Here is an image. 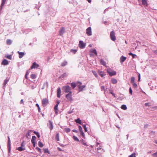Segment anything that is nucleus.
<instances>
[{"label":"nucleus","mask_w":157,"mask_h":157,"mask_svg":"<svg viewBox=\"0 0 157 157\" xmlns=\"http://www.w3.org/2000/svg\"><path fill=\"white\" fill-rule=\"evenodd\" d=\"M62 89L65 93H70L71 91V89L70 86H65L62 87Z\"/></svg>","instance_id":"f257e3e1"},{"label":"nucleus","mask_w":157,"mask_h":157,"mask_svg":"<svg viewBox=\"0 0 157 157\" xmlns=\"http://www.w3.org/2000/svg\"><path fill=\"white\" fill-rule=\"evenodd\" d=\"M72 92H70V93H68L66 95V97L68 101L71 102L72 100L73 99L71 97L72 96Z\"/></svg>","instance_id":"f03ea898"},{"label":"nucleus","mask_w":157,"mask_h":157,"mask_svg":"<svg viewBox=\"0 0 157 157\" xmlns=\"http://www.w3.org/2000/svg\"><path fill=\"white\" fill-rule=\"evenodd\" d=\"M48 103V100L46 98H44L42 101V105L44 106H46Z\"/></svg>","instance_id":"7ed1b4c3"},{"label":"nucleus","mask_w":157,"mask_h":157,"mask_svg":"<svg viewBox=\"0 0 157 157\" xmlns=\"http://www.w3.org/2000/svg\"><path fill=\"white\" fill-rule=\"evenodd\" d=\"M110 37L111 40L113 41H115L116 40V37L115 36V32L112 31L110 33Z\"/></svg>","instance_id":"20e7f679"},{"label":"nucleus","mask_w":157,"mask_h":157,"mask_svg":"<svg viewBox=\"0 0 157 157\" xmlns=\"http://www.w3.org/2000/svg\"><path fill=\"white\" fill-rule=\"evenodd\" d=\"M78 45L79 47L80 48L82 49L85 48L86 44L82 41L80 40Z\"/></svg>","instance_id":"39448f33"},{"label":"nucleus","mask_w":157,"mask_h":157,"mask_svg":"<svg viewBox=\"0 0 157 157\" xmlns=\"http://www.w3.org/2000/svg\"><path fill=\"white\" fill-rule=\"evenodd\" d=\"M77 84H78V86L79 88V91H82L85 87V85L81 86L82 83L80 82H78Z\"/></svg>","instance_id":"423d86ee"},{"label":"nucleus","mask_w":157,"mask_h":157,"mask_svg":"<svg viewBox=\"0 0 157 157\" xmlns=\"http://www.w3.org/2000/svg\"><path fill=\"white\" fill-rule=\"evenodd\" d=\"M86 33L87 35L89 36L92 35L91 29L90 27H89L86 29Z\"/></svg>","instance_id":"0eeeda50"},{"label":"nucleus","mask_w":157,"mask_h":157,"mask_svg":"<svg viewBox=\"0 0 157 157\" xmlns=\"http://www.w3.org/2000/svg\"><path fill=\"white\" fill-rule=\"evenodd\" d=\"M61 90L60 87L58 88L57 90V96L58 98H60L61 95Z\"/></svg>","instance_id":"6e6552de"},{"label":"nucleus","mask_w":157,"mask_h":157,"mask_svg":"<svg viewBox=\"0 0 157 157\" xmlns=\"http://www.w3.org/2000/svg\"><path fill=\"white\" fill-rule=\"evenodd\" d=\"M36 140V137L35 136H33L31 141L34 147H35V141Z\"/></svg>","instance_id":"1a4fd4ad"},{"label":"nucleus","mask_w":157,"mask_h":157,"mask_svg":"<svg viewBox=\"0 0 157 157\" xmlns=\"http://www.w3.org/2000/svg\"><path fill=\"white\" fill-rule=\"evenodd\" d=\"M48 122H49V123L47 125L49 127L51 130H52L53 128L52 123V121L50 120Z\"/></svg>","instance_id":"9d476101"},{"label":"nucleus","mask_w":157,"mask_h":157,"mask_svg":"<svg viewBox=\"0 0 157 157\" xmlns=\"http://www.w3.org/2000/svg\"><path fill=\"white\" fill-rule=\"evenodd\" d=\"M39 66L38 64H37L36 63L34 62L33 63L31 67V69H32L33 68H37Z\"/></svg>","instance_id":"9b49d317"},{"label":"nucleus","mask_w":157,"mask_h":157,"mask_svg":"<svg viewBox=\"0 0 157 157\" xmlns=\"http://www.w3.org/2000/svg\"><path fill=\"white\" fill-rule=\"evenodd\" d=\"M65 29L64 27H62L60 29V30L59 31V35L62 36L63 33L64 32Z\"/></svg>","instance_id":"f8f14e48"},{"label":"nucleus","mask_w":157,"mask_h":157,"mask_svg":"<svg viewBox=\"0 0 157 157\" xmlns=\"http://www.w3.org/2000/svg\"><path fill=\"white\" fill-rule=\"evenodd\" d=\"M97 151L99 153H101L104 151L103 149L102 148L101 146L98 148Z\"/></svg>","instance_id":"ddd939ff"},{"label":"nucleus","mask_w":157,"mask_h":157,"mask_svg":"<svg viewBox=\"0 0 157 157\" xmlns=\"http://www.w3.org/2000/svg\"><path fill=\"white\" fill-rule=\"evenodd\" d=\"M107 72L111 76L115 75L116 74V72L114 71H109L107 70Z\"/></svg>","instance_id":"4468645a"},{"label":"nucleus","mask_w":157,"mask_h":157,"mask_svg":"<svg viewBox=\"0 0 157 157\" xmlns=\"http://www.w3.org/2000/svg\"><path fill=\"white\" fill-rule=\"evenodd\" d=\"M127 58L126 57L124 56H122L120 58V62L121 63H122L124 62L126 59Z\"/></svg>","instance_id":"2eb2a0df"},{"label":"nucleus","mask_w":157,"mask_h":157,"mask_svg":"<svg viewBox=\"0 0 157 157\" xmlns=\"http://www.w3.org/2000/svg\"><path fill=\"white\" fill-rule=\"evenodd\" d=\"M18 53L19 54V57L20 58H22L23 56L24 55V53L23 52H18Z\"/></svg>","instance_id":"dca6fc26"},{"label":"nucleus","mask_w":157,"mask_h":157,"mask_svg":"<svg viewBox=\"0 0 157 157\" xmlns=\"http://www.w3.org/2000/svg\"><path fill=\"white\" fill-rule=\"evenodd\" d=\"M58 106L57 105H56L54 107V109L55 110V113L57 115L58 114Z\"/></svg>","instance_id":"f3484780"},{"label":"nucleus","mask_w":157,"mask_h":157,"mask_svg":"<svg viewBox=\"0 0 157 157\" xmlns=\"http://www.w3.org/2000/svg\"><path fill=\"white\" fill-rule=\"evenodd\" d=\"M2 64L4 65L8 64L7 60L6 59H4L2 62Z\"/></svg>","instance_id":"a211bd4d"},{"label":"nucleus","mask_w":157,"mask_h":157,"mask_svg":"<svg viewBox=\"0 0 157 157\" xmlns=\"http://www.w3.org/2000/svg\"><path fill=\"white\" fill-rule=\"evenodd\" d=\"M98 73L99 75L102 77H103L105 75V74H104L103 72L102 71H98Z\"/></svg>","instance_id":"6ab92c4d"},{"label":"nucleus","mask_w":157,"mask_h":157,"mask_svg":"<svg viewBox=\"0 0 157 157\" xmlns=\"http://www.w3.org/2000/svg\"><path fill=\"white\" fill-rule=\"evenodd\" d=\"M90 52H92L94 53L96 56L97 55V53L96 50L95 49H93L90 50Z\"/></svg>","instance_id":"aec40b11"},{"label":"nucleus","mask_w":157,"mask_h":157,"mask_svg":"<svg viewBox=\"0 0 157 157\" xmlns=\"http://www.w3.org/2000/svg\"><path fill=\"white\" fill-rule=\"evenodd\" d=\"M142 3L143 5L147 6V0H142Z\"/></svg>","instance_id":"412c9836"},{"label":"nucleus","mask_w":157,"mask_h":157,"mask_svg":"<svg viewBox=\"0 0 157 157\" xmlns=\"http://www.w3.org/2000/svg\"><path fill=\"white\" fill-rule=\"evenodd\" d=\"M75 121L78 123L80 124H81V121L80 119L79 118H78L77 119H76L75 120Z\"/></svg>","instance_id":"4be33fe9"},{"label":"nucleus","mask_w":157,"mask_h":157,"mask_svg":"<svg viewBox=\"0 0 157 157\" xmlns=\"http://www.w3.org/2000/svg\"><path fill=\"white\" fill-rule=\"evenodd\" d=\"M12 41L10 39H8L6 41V44H7L10 45L11 44Z\"/></svg>","instance_id":"5701e85b"},{"label":"nucleus","mask_w":157,"mask_h":157,"mask_svg":"<svg viewBox=\"0 0 157 157\" xmlns=\"http://www.w3.org/2000/svg\"><path fill=\"white\" fill-rule=\"evenodd\" d=\"M67 62L65 61H64L61 64V66L62 67H64L66 66L67 64Z\"/></svg>","instance_id":"b1692460"},{"label":"nucleus","mask_w":157,"mask_h":157,"mask_svg":"<svg viewBox=\"0 0 157 157\" xmlns=\"http://www.w3.org/2000/svg\"><path fill=\"white\" fill-rule=\"evenodd\" d=\"M100 62L101 64L105 66L106 65L105 62L102 59H101L100 60Z\"/></svg>","instance_id":"393cba45"},{"label":"nucleus","mask_w":157,"mask_h":157,"mask_svg":"<svg viewBox=\"0 0 157 157\" xmlns=\"http://www.w3.org/2000/svg\"><path fill=\"white\" fill-rule=\"evenodd\" d=\"M111 82L113 84H116L117 83V81L115 78H112L111 79Z\"/></svg>","instance_id":"a878e982"},{"label":"nucleus","mask_w":157,"mask_h":157,"mask_svg":"<svg viewBox=\"0 0 157 157\" xmlns=\"http://www.w3.org/2000/svg\"><path fill=\"white\" fill-rule=\"evenodd\" d=\"M6 0H2V3L1 6V8H2V7L4 5Z\"/></svg>","instance_id":"bb28decb"},{"label":"nucleus","mask_w":157,"mask_h":157,"mask_svg":"<svg viewBox=\"0 0 157 157\" xmlns=\"http://www.w3.org/2000/svg\"><path fill=\"white\" fill-rule=\"evenodd\" d=\"M36 77V75L35 74H32L31 75V77L32 79H34Z\"/></svg>","instance_id":"cd10ccee"},{"label":"nucleus","mask_w":157,"mask_h":157,"mask_svg":"<svg viewBox=\"0 0 157 157\" xmlns=\"http://www.w3.org/2000/svg\"><path fill=\"white\" fill-rule=\"evenodd\" d=\"M82 143L83 145H84L86 146H88L86 143L85 141L83 139L82 140Z\"/></svg>","instance_id":"c85d7f7f"},{"label":"nucleus","mask_w":157,"mask_h":157,"mask_svg":"<svg viewBox=\"0 0 157 157\" xmlns=\"http://www.w3.org/2000/svg\"><path fill=\"white\" fill-rule=\"evenodd\" d=\"M71 86L73 89H74L76 86V84L75 82H72L71 83Z\"/></svg>","instance_id":"c756f323"},{"label":"nucleus","mask_w":157,"mask_h":157,"mask_svg":"<svg viewBox=\"0 0 157 157\" xmlns=\"http://www.w3.org/2000/svg\"><path fill=\"white\" fill-rule=\"evenodd\" d=\"M121 108L124 110H126L127 109V107L125 105H123L121 106Z\"/></svg>","instance_id":"7c9ffc66"},{"label":"nucleus","mask_w":157,"mask_h":157,"mask_svg":"<svg viewBox=\"0 0 157 157\" xmlns=\"http://www.w3.org/2000/svg\"><path fill=\"white\" fill-rule=\"evenodd\" d=\"M73 139L75 141H77L78 142H79V140L78 138L76 136H73Z\"/></svg>","instance_id":"2f4dec72"},{"label":"nucleus","mask_w":157,"mask_h":157,"mask_svg":"<svg viewBox=\"0 0 157 157\" xmlns=\"http://www.w3.org/2000/svg\"><path fill=\"white\" fill-rule=\"evenodd\" d=\"M48 83L47 82H44V84L43 87V88H44L45 87H48Z\"/></svg>","instance_id":"473e14b6"},{"label":"nucleus","mask_w":157,"mask_h":157,"mask_svg":"<svg viewBox=\"0 0 157 157\" xmlns=\"http://www.w3.org/2000/svg\"><path fill=\"white\" fill-rule=\"evenodd\" d=\"M38 146L40 147H42L43 146V144L40 141L38 142Z\"/></svg>","instance_id":"72a5a7b5"},{"label":"nucleus","mask_w":157,"mask_h":157,"mask_svg":"<svg viewBox=\"0 0 157 157\" xmlns=\"http://www.w3.org/2000/svg\"><path fill=\"white\" fill-rule=\"evenodd\" d=\"M67 74L66 73H64L63 74H62V75H61L60 77L61 78H63L64 77L67 76Z\"/></svg>","instance_id":"f704fd0d"},{"label":"nucleus","mask_w":157,"mask_h":157,"mask_svg":"<svg viewBox=\"0 0 157 157\" xmlns=\"http://www.w3.org/2000/svg\"><path fill=\"white\" fill-rule=\"evenodd\" d=\"M8 147H10V138L9 136H8Z\"/></svg>","instance_id":"c9c22d12"},{"label":"nucleus","mask_w":157,"mask_h":157,"mask_svg":"<svg viewBox=\"0 0 157 157\" xmlns=\"http://www.w3.org/2000/svg\"><path fill=\"white\" fill-rule=\"evenodd\" d=\"M128 55H130V56H132V58H135V57L136 56V55L134 54H133V53H132L131 52H130L129 54H128Z\"/></svg>","instance_id":"e433bc0d"},{"label":"nucleus","mask_w":157,"mask_h":157,"mask_svg":"<svg viewBox=\"0 0 157 157\" xmlns=\"http://www.w3.org/2000/svg\"><path fill=\"white\" fill-rule=\"evenodd\" d=\"M92 72L94 74V75H95V76L97 78L98 77V76L97 73L96 72V71H92Z\"/></svg>","instance_id":"4c0bfd02"},{"label":"nucleus","mask_w":157,"mask_h":157,"mask_svg":"<svg viewBox=\"0 0 157 157\" xmlns=\"http://www.w3.org/2000/svg\"><path fill=\"white\" fill-rule=\"evenodd\" d=\"M77 51V50L76 49H71V52L73 53V54H75L76 52Z\"/></svg>","instance_id":"58836bf2"},{"label":"nucleus","mask_w":157,"mask_h":157,"mask_svg":"<svg viewBox=\"0 0 157 157\" xmlns=\"http://www.w3.org/2000/svg\"><path fill=\"white\" fill-rule=\"evenodd\" d=\"M56 140L57 141H59V133H58L56 134Z\"/></svg>","instance_id":"ea45409f"},{"label":"nucleus","mask_w":157,"mask_h":157,"mask_svg":"<svg viewBox=\"0 0 157 157\" xmlns=\"http://www.w3.org/2000/svg\"><path fill=\"white\" fill-rule=\"evenodd\" d=\"M64 130L67 133L68 132L70 131V129L68 128H65Z\"/></svg>","instance_id":"a19ab883"},{"label":"nucleus","mask_w":157,"mask_h":157,"mask_svg":"<svg viewBox=\"0 0 157 157\" xmlns=\"http://www.w3.org/2000/svg\"><path fill=\"white\" fill-rule=\"evenodd\" d=\"M17 149L19 151H22V150H25V148H23L22 147H18V148H17Z\"/></svg>","instance_id":"79ce46f5"},{"label":"nucleus","mask_w":157,"mask_h":157,"mask_svg":"<svg viewBox=\"0 0 157 157\" xmlns=\"http://www.w3.org/2000/svg\"><path fill=\"white\" fill-rule=\"evenodd\" d=\"M44 151L45 153H48L50 154V152L48 151V149H45L44 150Z\"/></svg>","instance_id":"37998d69"},{"label":"nucleus","mask_w":157,"mask_h":157,"mask_svg":"<svg viewBox=\"0 0 157 157\" xmlns=\"http://www.w3.org/2000/svg\"><path fill=\"white\" fill-rule=\"evenodd\" d=\"M135 78L134 77H132L131 78V83H134V81H135Z\"/></svg>","instance_id":"c03bdc74"},{"label":"nucleus","mask_w":157,"mask_h":157,"mask_svg":"<svg viewBox=\"0 0 157 157\" xmlns=\"http://www.w3.org/2000/svg\"><path fill=\"white\" fill-rule=\"evenodd\" d=\"M133 86V87L134 88H136L137 87V85L136 83L134 82L132 83Z\"/></svg>","instance_id":"a18cd8bd"},{"label":"nucleus","mask_w":157,"mask_h":157,"mask_svg":"<svg viewBox=\"0 0 157 157\" xmlns=\"http://www.w3.org/2000/svg\"><path fill=\"white\" fill-rule=\"evenodd\" d=\"M152 155L154 157H157V151L152 154Z\"/></svg>","instance_id":"49530a36"},{"label":"nucleus","mask_w":157,"mask_h":157,"mask_svg":"<svg viewBox=\"0 0 157 157\" xmlns=\"http://www.w3.org/2000/svg\"><path fill=\"white\" fill-rule=\"evenodd\" d=\"M8 81H9V79H6L5 80L4 82V85H5L6 84V83L8 82Z\"/></svg>","instance_id":"de8ad7c7"},{"label":"nucleus","mask_w":157,"mask_h":157,"mask_svg":"<svg viewBox=\"0 0 157 157\" xmlns=\"http://www.w3.org/2000/svg\"><path fill=\"white\" fill-rule=\"evenodd\" d=\"M129 157H136V154L133 153L129 155Z\"/></svg>","instance_id":"09e8293b"},{"label":"nucleus","mask_w":157,"mask_h":157,"mask_svg":"<svg viewBox=\"0 0 157 157\" xmlns=\"http://www.w3.org/2000/svg\"><path fill=\"white\" fill-rule=\"evenodd\" d=\"M83 126L84 128L85 131L86 132H87V128L86 127V125L84 124L83 125Z\"/></svg>","instance_id":"8fccbe9b"},{"label":"nucleus","mask_w":157,"mask_h":157,"mask_svg":"<svg viewBox=\"0 0 157 157\" xmlns=\"http://www.w3.org/2000/svg\"><path fill=\"white\" fill-rule=\"evenodd\" d=\"M36 105L38 107V111L39 112H40V108L39 107V105L38 104H36Z\"/></svg>","instance_id":"3c124183"},{"label":"nucleus","mask_w":157,"mask_h":157,"mask_svg":"<svg viewBox=\"0 0 157 157\" xmlns=\"http://www.w3.org/2000/svg\"><path fill=\"white\" fill-rule=\"evenodd\" d=\"M78 128H79V130L80 132L82 131V127L80 126L79 125L78 126Z\"/></svg>","instance_id":"603ef678"},{"label":"nucleus","mask_w":157,"mask_h":157,"mask_svg":"<svg viewBox=\"0 0 157 157\" xmlns=\"http://www.w3.org/2000/svg\"><path fill=\"white\" fill-rule=\"evenodd\" d=\"M6 57L9 59H11V56L10 55H8L6 56Z\"/></svg>","instance_id":"864d4df0"},{"label":"nucleus","mask_w":157,"mask_h":157,"mask_svg":"<svg viewBox=\"0 0 157 157\" xmlns=\"http://www.w3.org/2000/svg\"><path fill=\"white\" fill-rule=\"evenodd\" d=\"M81 133V134L82 135V136H83V138H84L85 137V135L84 133H83V131L80 132Z\"/></svg>","instance_id":"5fc2aeb1"},{"label":"nucleus","mask_w":157,"mask_h":157,"mask_svg":"<svg viewBox=\"0 0 157 157\" xmlns=\"http://www.w3.org/2000/svg\"><path fill=\"white\" fill-rule=\"evenodd\" d=\"M129 92L130 94H132V89H131V87H130L129 89Z\"/></svg>","instance_id":"6e6d98bb"},{"label":"nucleus","mask_w":157,"mask_h":157,"mask_svg":"<svg viewBox=\"0 0 157 157\" xmlns=\"http://www.w3.org/2000/svg\"><path fill=\"white\" fill-rule=\"evenodd\" d=\"M101 91H105V87L104 86H101Z\"/></svg>","instance_id":"4d7b16f0"},{"label":"nucleus","mask_w":157,"mask_h":157,"mask_svg":"<svg viewBox=\"0 0 157 157\" xmlns=\"http://www.w3.org/2000/svg\"><path fill=\"white\" fill-rule=\"evenodd\" d=\"M29 74V71H27V72H26V75H25V78H27V76Z\"/></svg>","instance_id":"13d9d810"},{"label":"nucleus","mask_w":157,"mask_h":157,"mask_svg":"<svg viewBox=\"0 0 157 157\" xmlns=\"http://www.w3.org/2000/svg\"><path fill=\"white\" fill-rule=\"evenodd\" d=\"M36 149L38 151L40 152H41V149L40 148L38 147H36Z\"/></svg>","instance_id":"bf43d9fd"},{"label":"nucleus","mask_w":157,"mask_h":157,"mask_svg":"<svg viewBox=\"0 0 157 157\" xmlns=\"http://www.w3.org/2000/svg\"><path fill=\"white\" fill-rule=\"evenodd\" d=\"M24 141H23L22 143L21 144V147H24Z\"/></svg>","instance_id":"052dcab7"},{"label":"nucleus","mask_w":157,"mask_h":157,"mask_svg":"<svg viewBox=\"0 0 157 157\" xmlns=\"http://www.w3.org/2000/svg\"><path fill=\"white\" fill-rule=\"evenodd\" d=\"M138 76V81H140V74H139Z\"/></svg>","instance_id":"680f3d73"},{"label":"nucleus","mask_w":157,"mask_h":157,"mask_svg":"<svg viewBox=\"0 0 157 157\" xmlns=\"http://www.w3.org/2000/svg\"><path fill=\"white\" fill-rule=\"evenodd\" d=\"M145 105L146 106H150V105H149V104L148 103H145Z\"/></svg>","instance_id":"e2e57ef3"},{"label":"nucleus","mask_w":157,"mask_h":157,"mask_svg":"<svg viewBox=\"0 0 157 157\" xmlns=\"http://www.w3.org/2000/svg\"><path fill=\"white\" fill-rule=\"evenodd\" d=\"M36 135L37 136L38 138H39L40 137V135L38 132V133H37V134H36Z\"/></svg>","instance_id":"0e129e2a"},{"label":"nucleus","mask_w":157,"mask_h":157,"mask_svg":"<svg viewBox=\"0 0 157 157\" xmlns=\"http://www.w3.org/2000/svg\"><path fill=\"white\" fill-rule=\"evenodd\" d=\"M110 94H112V95H113V96H114V97H115V98H116V97H115V94H114V93H113L112 92H110Z\"/></svg>","instance_id":"69168bd1"},{"label":"nucleus","mask_w":157,"mask_h":157,"mask_svg":"<svg viewBox=\"0 0 157 157\" xmlns=\"http://www.w3.org/2000/svg\"><path fill=\"white\" fill-rule=\"evenodd\" d=\"M72 131L73 132H78L77 130H75V129L73 130Z\"/></svg>","instance_id":"338daca9"},{"label":"nucleus","mask_w":157,"mask_h":157,"mask_svg":"<svg viewBox=\"0 0 157 157\" xmlns=\"http://www.w3.org/2000/svg\"><path fill=\"white\" fill-rule=\"evenodd\" d=\"M23 99H21V101H20V103L21 104H22V103H23Z\"/></svg>","instance_id":"774afa93"}]
</instances>
